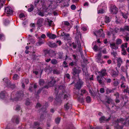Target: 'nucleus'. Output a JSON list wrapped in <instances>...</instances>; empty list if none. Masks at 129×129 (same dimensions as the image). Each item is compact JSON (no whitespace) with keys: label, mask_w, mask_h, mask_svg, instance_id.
<instances>
[{"label":"nucleus","mask_w":129,"mask_h":129,"mask_svg":"<svg viewBox=\"0 0 129 129\" xmlns=\"http://www.w3.org/2000/svg\"><path fill=\"white\" fill-rule=\"evenodd\" d=\"M56 43H58V44L59 45H61V42L60 41H57Z\"/></svg>","instance_id":"4d7b16f0"},{"label":"nucleus","mask_w":129,"mask_h":129,"mask_svg":"<svg viewBox=\"0 0 129 129\" xmlns=\"http://www.w3.org/2000/svg\"><path fill=\"white\" fill-rule=\"evenodd\" d=\"M123 29L125 30L129 31V26L127 25L125 26L124 27Z\"/></svg>","instance_id":"b1692460"},{"label":"nucleus","mask_w":129,"mask_h":129,"mask_svg":"<svg viewBox=\"0 0 129 129\" xmlns=\"http://www.w3.org/2000/svg\"><path fill=\"white\" fill-rule=\"evenodd\" d=\"M102 55L101 53L97 54L96 56V59L97 60V62L99 63L100 62V60H101Z\"/></svg>","instance_id":"9d476101"},{"label":"nucleus","mask_w":129,"mask_h":129,"mask_svg":"<svg viewBox=\"0 0 129 129\" xmlns=\"http://www.w3.org/2000/svg\"><path fill=\"white\" fill-rule=\"evenodd\" d=\"M88 5V3L87 2H86L84 4V6H87Z\"/></svg>","instance_id":"13d9d810"},{"label":"nucleus","mask_w":129,"mask_h":129,"mask_svg":"<svg viewBox=\"0 0 129 129\" xmlns=\"http://www.w3.org/2000/svg\"><path fill=\"white\" fill-rule=\"evenodd\" d=\"M117 11V9L115 6H113L111 9V12L112 13L116 14Z\"/></svg>","instance_id":"20e7f679"},{"label":"nucleus","mask_w":129,"mask_h":129,"mask_svg":"<svg viewBox=\"0 0 129 129\" xmlns=\"http://www.w3.org/2000/svg\"><path fill=\"white\" fill-rule=\"evenodd\" d=\"M114 81L113 82V85L115 86H117L119 84V82L117 79H114Z\"/></svg>","instance_id":"2eb2a0df"},{"label":"nucleus","mask_w":129,"mask_h":129,"mask_svg":"<svg viewBox=\"0 0 129 129\" xmlns=\"http://www.w3.org/2000/svg\"><path fill=\"white\" fill-rule=\"evenodd\" d=\"M127 43H125L124 44H123L122 45H124V49H125V48H126L127 47Z\"/></svg>","instance_id":"8fccbe9b"},{"label":"nucleus","mask_w":129,"mask_h":129,"mask_svg":"<svg viewBox=\"0 0 129 129\" xmlns=\"http://www.w3.org/2000/svg\"><path fill=\"white\" fill-rule=\"evenodd\" d=\"M63 64L65 65V66H64V67H68V66L67 65V63L65 61H64L63 62Z\"/></svg>","instance_id":"79ce46f5"},{"label":"nucleus","mask_w":129,"mask_h":129,"mask_svg":"<svg viewBox=\"0 0 129 129\" xmlns=\"http://www.w3.org/2000/svg\"><path fill=\"white\" fill-rule=\"evenodd\" d=\"M100 92L101 93H103L104 92V89L103 88H101L100 89Z\"/></svg>","instance_id":"37998d69"},{"label":"nucleus","mask_w":129,"mask_h":129,"mask_svg":"<svg viewBox=\"0 0 129 129\" xmlns=\"http://www.w3.org/2000/svg\"><path fill=\"white\" fill-rule=\"evenodd\" d=\"M124 45H122L121 46V48H122L121 53L123 55H125L126 54V51L125 49L124 46Z\"/></svg>","instance_id":"f8f14e48"},{"label":"nucleus","mask_w":129,"mask_h":129,"mask_svg":"<svg viewBox=\"0 0 129 129\" xmlns=\"http://www.w3.org/2000/svg\"><path fill=\"white\" fill-rule=\"evenodd\" d=\"M81 92H82L81 95H82V94L83 93V94L85 93L86 92V91L85 90H81Z\"/></svg>","instance_id":"de8ad7c7"},{"label":"nucleus","mask_w":129,"mask_h":129,"mask_svg":"<svg viewBox=\"0 0 129 129\" xmlns=\"http://www.w3.org/2000/svg\"><path fill=\"white\" fill-rule=\"evenodd\" d=\"M86 102L88 103H89L91 101V99L90 97L89 96H87L86 98Z\"/></svg>","instance_id":"412c9836"},{"label":"nucleus","mask_w":129,"mask_h":129,"mask_svg":"<svg viewBox=\"0 0 129 129\" xmlns=\"http://www.w3.org/2000/svg\"><path fill=\"white\" fill-rule=\"evenodd\" d=\"M83 84V82H82L80 80H79L78 81L77 83L75 85L76 88L79 89H80L81 86V85Z\"/></svg>","instance_id":"f03ea898"},{"label":"nucleus","mask_w":129,"mask_h":129,"mask_svg":"<svg viewBox=\"0 0 129 129\" xmlns=\"http://www.w3.org/2000/svg\"><path fill=\"white\" fill-rule=\"evenodd\" d=\"M51 63L53 64H56L57 63V61L55 59H52L51 61Z\"/></svg>","instance_id":"4be33fe9"},{"label":"nucleus","mask_w":129,"mask_h":129,"mask_svg":"<svg viewBox=\"0 0 129 129\" xmlns=\"http://www.w3.org/2000/svg\"><path fill=\"white\" fill-rule=\"evenodd\" d=\"M117 67L118 68H119L122 63V60L120 58H119L117 59Z\"/></svg>","instance_id":"6e6552de"},{"label":"nucleus","mask_w":129,"mask_h":129,"mask_svg":"<svg viewBox=\"0 0 129 129\" xmlns=\"http://www.w3.org/2000/svg\"><path fill=\"white\" fill-rule=\"evenodd\" d=\"M115 95L116 96L115 102L117 103H119V101L118 99L119 97V94L118 93H117L115 94Z\"/></svg>","instance_id":"4468645a"},{"label":"nucleus","mask_w":129,"mask_h":129,"mask_svg":"<svg viewBox=\"0 0 129 129\" xmlns=\"http://www.w3.org/2000/svg\"><path fill=\"white\" fill-rule=\"evenodd\" d=\"M121 14L124 18L125 19H127L128 18V16L127 14L126 13L124 14L123 13H122Z\"/></svg>","instance_id":"aec40b11"},{"label":"nucleus","mask_w":129,"mask_h":129,"mask_svg":"<svg viewBox=\"0 0 129 129\" xmlns=\"http://www.w3.org/2000/svg\"><path fill=\"white\" fill-rule=\"evenodd\" d=\"M53 73L54 74H58L59 73V72L58 71H57L56 70H54L53 71Z\"/></svg>","instance_id":"c03bdc74"},{"label":"nucleus","mask_w":129,"mask_h":129,"mask_svg":"<svg viewBox=\"0 0 129 129\" xmlns=\"http://www.w3.org/2000/svg\"><path fill=\"white\" fill-rule=\"evenodd\" d=\"M93 49L94 51H98L99 50L98 46L96 45H95L94 46L93 48Z\"/></svg>","instance_id":"cd10ccee"},{"label":"nucleus","mask_w":129,"mask_h":129,"mask_svg":"<svg viewBox=\"0 0 129 129\" xmlns=\"http://www.w3.org/2000/svg\"><path fill=\"white\" fill-rule=\"evenodd\" d=\"M112 100L111 99V98H109L107 99V102L109 104L111 103L112 102Z\"/></svg>","instance_id":"4c0bfd02"},{"label":"nucleus","mask_w":129,"mask_h":129,"mask_svg":"<svg viewBox=\"0 0 129 129\" xmlns=\"http://www.w3.org/2000/svg\"><path fill=\"white\" fill-rule=\"evenodd\" d=\"M64 77L65 78H67L68 79H70V76L69 74H66L64 76Z\"/></svg>","instance_id":"58836bf2"},{"label":"nucleus","mask_w":129,"mask_h":129,"mask_svg":"<svg viewBox=\"0 0 129 129\" xmlns=\"http://www.w3.org/2000/svg\"><path fill=\"white\" fill-rule=\"evenodd\" d=\"M46 35L50 39H54L56 37V36L55 35L53 34H50L49 33H47Z\"/></svg>","instance_id":"0eeeda50"},{"label":"nucleus","mask_w":129,"mask_h":129,"mask_svg":"<svg viewBox=\"0 0 129 129\" xmlns=\"http://www.w3.org/2000/svg\"><path fill=\"white\" fill-rule=\"evenodd\" d=\"M107 62L109 64H110L111 62V61L110 60H108Z\"/></svg>","instance_id":"774afa93"},{"label":"nucleus","mask_w":129,"mask_h":129,"mask_svg":"<svg viewBox=\"0 0 129 129\" xmlns=\"http://www.w3.org/2000/svg\"><path fill=\"white\" fill-rule=\"evenodd\" d=\"M19 121V119L18 118H16L15 122L16 123H18Z\"/></svg>","instance_id":"6e6d98bb"},{"label":"nucleus","mask_w":129,"mask_h":129,"mask_svg":"<svg viewBox=\"0 0 129 129\" xmlns=\"http://www.w3.org/2000/svg\"><path fill=\"white\" fill-rule=\"evenodd\" d=\"M41 106V104L39 103H38L36 106V107L37 108L39 107H40Z\"/></svg>","instance_id":"5fc2aeb1"},{"label":"nucleus","mask_w":129,"mask_h":129,"mask_svg":"<svg viewBox=\"0 0 129 129\" xmlns=\"http://www.w3.org/2000/svg\"><path fill=\"white\" fill-rule=\"evenodd\" d=\"M55 82V81L54 80H52L49 83V85L50 86H53L54 85Z\"/></svg>","instance_id":"ddd939ff"},{"label":"nucleus","mask_w":129,"mask_h":129,"mask_svg":"<svg viewBox=\"0 0 129 129\" xmlns=\"http://www.w3.org/2000/svg\"><path fill=\"white\" fill-rule=\"evenodd\" d=\"M59 54L60 55V56H59V58L60 59H61L62 58V53H59Z\"/></svg>","instance_id":"e2e57ef3"},{"label":"nucleus","mask_w":129,"mask_h":129,"mask_svg":"<svg viewBox=\"0 0 129 129\" xmlns=\"http://www.w3.org/2000/svg\"><path fill=\"white\" fill-rule=\"evenodd\" d=\"M98 80V82L100 83L101 84L102 83V80H101L99 79Z\"/></svg>","instance_id":"338daca9"},{"label":"nucleus","mask_w":129,"mask_h":129,"mask_svg":"<svg viewBox=\"0 0 129 129\" xmlns=\"http://www.w3.org/2000/svg\"><path fill=\"white\" fill-rule=\"evenodd\" d=\"M107 81L108 83H110L111 82V80L110 79H107Z\"/></svg>","instance_id":"bf43d9fd"},{"label":"nucleus","mask_w":129,"mask_h":129,"mask_svg":"<svg viewBox=\"0 0 129 129\" xmlns=\"http://www.w3.org/2000/svg\"><path fill=\"white\" fill-rule=\"evenodd\" d=\"M64 99H66V100H67L68 99V97L67 95H64Z\"/></svg>","instance_id":"09e8293b"},{"label":"nucleus","mask_w":129,"mask_h":129,"mask_svg":"<svg viewBox=\"0 0 129 129\" xmlns=\"http://www.w3.org/2000/svg\"><path fill=\"white\" fill-rule=\"evenodd\" d=\"M48 24L49 26H52L53 25V21L50 20L48 21Z\"/></svg>","instance_id":"a878e982"},{"label":"nucleus","mask_w":129,"mask_h":129,"mask_svg":"<svg viewBox=\"0 0 129 129\" xmlns=\"http://www.w3.org/2000/svg\"><path fill=\"white\" fill-rule=\"evenodd\" d=\"M110 21V19L108 17L106 16L105 21L106 23H109Z\"/></svg>","instance_id":"6ab92c4d"},{"label":"nucleus","mask_w":129,"mask_h":129,"mask_svg":"<svg viewBox=\"0 0 129 129\" xmlns=\"http://www.w3.org/2000/svg\"><path fill=\"white\" fill-rule=\"evenodd\" d=\"M41 37L42 38L44 39L46 38V36L45 34H43L41 35Z\"/></svg>","instance_id":"a18cd8bd"},{"label":"nucleus","mask_w":129,"mask_h":129,"mask_svg":"<svg viewBox=\"0 0 129 129\" xmlns=\"http://www.w3.org/2000/svg\"><path fill=\"white\" fill-rule=\"evenodd\" d=\"M52 2L50 1L48 2L43 6V8L45 11H48L51 8Z\"/></svg>","instance_id":"f257e3e1"},{"label":"nucleus","mask_w":129,"mask_h":129,"mask_svg":"<svg viewBox=\"0 0 129 129\" xmlns=\"http://www.w3.org/2000/svg\"><path fill=\"white\" fill-rule=\"evenodd\" d=\"M70 105L69 103H67L65 105H64V108L66 110H68L70 108L69 105Z\"/></svg>","instance_id":"393cba45"},{"label":"nucleus","mask_w":129,"mask_h":129,"mask_svg":"<svg viewBox=\"0 0 129 129\" xmlns=\"http://www.w3.org/2000/svg\"><path fill=\"white\" fill-rule=\"evenodd\" d=\"M102 52L104 54H106L107 53L106 50V49H104L102 51Z\"/></svg>","instance_id":"603ef678"},{"label":"nucleus","mask_w":129,"mask_h":129,"mask_svg":"<svg viewBox=\"0 0 129 129\" xmlns=\"http://www.w3.org/2000/svg\"><path fill=\"white\" fill-rule=\"evenodd\" d=\"M123 91L124 92H128L129 91V89L128 88V87H127L125 89H124V90Z\"/></svg>","instance_id":"c9c22d12"},{"label":"nucleus","mask_w":129,"mask_h":129,"mask_svg":"<svg viewBox=\"0 0 129 129\" xmlns=\"http://www.w3.org/2000/svg\"><path fill=\"white\" fill-rule=\"evenodd\" d=\"M50 46L52 47H56L57 46V45L55 43H54L51 44Z\"/></svg>","instance_id":"7c9ffc66"},{"label":"nucleus","mask_w":129,"mask_h":129,"mask_svg":"<svg viewBox=\"0 0 129 129\" xmlns=\"http://www.w3.org/2000/svg\"><path fill=\"white\" fill-rule=\"evenodd\" d=\"M110 46L112 49H114L115 50L117 49L118 48V46L114 43H110Z\"/></svg>","instance_id":"39448f33"},{"label":"nucleus","mask_w":129,"mask_h":129,"mask_svg":"<svg viewBox=\"0 0 129 129\" xmlns=\"http://www.w3.org/2000/svg\"><path fill=\"white\" fill-rule=\"evenodd\" d=\"M4 3L5 2L4 0H0V6H2Z\"/></svg>","instance_id":"72a5a7b5"},{"label":"nucleus","mask_w":129,"mask_h":129,"mask_svg":"<svg viewBox=\"0 0 129 129\" xmlns=\"http://www.w3.org/2000/svg\"><path fill=\"white\" fill-rule=\"evenodd\" d=\"M40 1V0H36L35 3V5H36Z\"/></svg>","instance_id":"3c124183"},{"label":"nucleus","mask_w":129,"mask_h":129,"mask_svg":"<svg viewBox=\"0 0 129 129\" xmlns=\"http://www.w3.org/2000/svg\"><path fill=\"white\" fill-rule=\"evenodd\" d=\"M76 6L74 5H73L71 6V9L73 10H74L76 9Z\"/></svg>","instance_id":"f704fd0d"},{"label":"nucleus","mask_w":129,"mask_h":129,"mask_svg":"<svg viewBox=\"0 0 129 129\" xmlns=\"http://www.w3.org/2000/svg\"><path fill=\"white\" fill-rule=\"evenodd\" d=\"M60 118H57L55 119V121L56 123H58L60 121Z\"/></svg>","instance_id":"473e14b6"},{"label":"nucleus","mask_w":129,"mask_h":129,"mask_svg":"<svg viewBox=\"0 0 129 129\" xmlns=\"http://www.w3.org/2000/svg\"><path fill=\"white\" fill-rule=\"evenodd\" d=\"M104 12V11L103 10H99L98 11V13H102Z\"/></svg>","instance_id":"864d4df0"},{"label":"nucleus","mask_w":129,"mask_h":129,"mask_svg":"<svg viewBox=\"0 0 129 129\" xmlns=\"http://www.w3.org/2000/svg\"><path fill=\"white\" fill-rule=\"evenodd\" d=\"M30 26L31 27H34L35 26V24L34 23H31L30 24Z\"/></svg>","instance_id":"052dcab7"},{"label":"nucleus","mask_w":129,"mask_h":129,"mask_svg":"<svg viewBox=\"0 0 129 129\" xmlns=\"http://www.w3.org/2000/svg\"><path fill=\"white\" fill-rule=\"evenodd\" d=\"M5 12L7 14L11 15L13 14V11L9 7H7L5 9Z\"/></svg>","instance_id":"7ed1b4c3"},{"label":"nucleus","mask_w":129,"mask_h":129,"mask_svg":"<svg viewBox=\"0 0 129 129\" xmlns=\"http://www.w3.org/2000/svg\"><path fill=\"white\" fill-rule=\"evenodd\" d=\"M82 29L83 31H85L87 30L86 27H83L82 28Z\"/></svg>","instance_id":"680f3d73"},{"label":"nucleus","mask_w":129,"mask_h":129,"mask_svg":"<svg viewBox=\"0 0 129 129\" xmlns=\"http://www.w3.org/2000/svg\"><path fill=\"white\" fill-rule=\"evenodd\" d=\"M34 125L35 126H37L39 125V124L38 122H36L35 123Z\"/></svg>","instance_id":"69168bd1"},{"label":"nucleus","mask_w":129,"mask_h":129,"mask_svg":"<svg viewBox=\"0 0 129 129\" xmlns=\"http://www.w3.org/2000/svg\"><path fill=\"white\" fill-rule=\"evenodd\" d=\"M4 97L5 93L3 92H2L0 94V98H1L3 99Z\"/></svg>","instance_id":"5701e85b"},{"label":"nucleus","mask_w":129,"mask_h":129,"mask_svg":"<svg viewBox=\"0 0 129 129\" xmlns=\"http://www.w3.org/2000/svg\"><path fill=\"white\" fill-rule=\"evenodd\" d=\"M19 77L17 74H15L13 77V79L14 80H16L19 79Z\"/></svg>","instance_id":"a211bd4d"},{"label":"nucleus","mask_w":129,"mask_h":129,"mask_svg":"<svg viewBox=\"0 0 129 129\" xmlns=\"http://www.w3.org/2000/svg\"><path fill=\"white\" fill-rule=\"evenodd\" d=\"M25 17L24 14L22 13H21L19 15V17L20 18H21Z\"/></svg>","instance_id":"ea45409f"},{"label":"nucleus","mask_w":129,"mask_h":129,"mask_svg":"<svg viewBox=\"0 0 129 129\" xmlns=\"http://www.w3.org/2000/svg\"><path fill=\"white\" fill-rule=\"evenodd\" d=\"M33 10V5H31V8H29L28 9V11L29 12H31Z\"/></svg>","instance_id":"c756f323"},{"label":"nucleus","mask_w":129,"mask_h":129,"mask_svg":"<svg viewBox=\"0 0 129 129\" xmlns=\"http://www.w3.org/2000/svg\"><path fill=\"white\" fill-rule=\"evenodd\" d=\"M121 70L123 72H125V68L123 66H122L121 67Z\"/></svg>","instance_id":"a19ab883"},{"label":"nucleus","mask_w":129,"mask_h":129,"mask_svg":"<svg viewBox=\"0 0 129 129\" xmlns=\"http://www.w3.org/2000/svg\"><path fill=\"white\" fill-rule=\"evenodd\" d=\"M63 33L64 34V35L68 37L69 36V35L68 34H66L65 33H64V32Z\"/></svg>","instance_id":"0e129e2a"},{"label":"nucleus","mask_w":129,"mask_h":129,"mask_svg":"<svg viewBox=\"0 0 129 129\" xmlns=\"http://www.w3.org/2000/svg\"><path fill=\"white\" fill-rule=\"evenodd\" d=\"M64 24L65 25L68 26L69 25V23L68 21H66L64 22Z\"/></svg>","instance_id":"49530a36"},{"label":"nucleus","mask_w":129,"mask_h":129,"mask_svg":"<svg viewBox=\"0 0 129 129\" xmlns=\"http://www.w3.org/2000/svg\"><path fill=\"white\" fill-rule=\"evenodd\" d=\"M107 74L106 70L105 69H103L101 71L100 74V76H104Z\"/></svg>","instance_id":"9b49d317"},{"label":"nucleus","mask_w":129,"mask_h":129,"mask_svg":"<svg viewBox=\"0 0 129 129\" xmlns=\"http://www.w3.org/2000/svg\"><path fill=\"white\" fill-rule=\"evenodd\" d=\"M44 43V42L43 41H40L38 42L36 44V45L37 46H39Z\"/></svg>","instance_id":"2f4dec72"},{"label":"nucleus","mask_w":129,"mask_h":129,"mask_svg":"<svg viewBox=\"0 0 129 129\" xmlns=\"http://www.w3.org/2000/svg\"><path fill=\"white\" fill-rule=\"evenodd\" d=\"M97 34L98 35H99L100 36L103 37L104 36V34L103 32L102 29H100L97 32Z\"/></svg>","instance_id":"1a4fd4ad"},{"label":"nucleus","mask_w":129,"mask_h":129,"mask_svg":"<svg viewBox=\"0 0 129 129\" xmlns=\"http://www.w3.org/2000/svg\"><path fill=\"white\" fill-rule=\"evenodd\" d=\"M122 42L121 40L119 39H117L116 40V43L117 45L120 44Z\"/></svg>","instance_id":"dca6fc26"},{"label":"nucleus","mask_w":129,"mask_h":129,"mask_svg":"<svg viewBox=\"0 0 129 129\" xmlns=\"http://www.w3.org/2000/svg\"><path fill=\"white\" fill-rule=\"evenodd\" d=\"M118 71H116L114 70H112L111 73V75L113 77H115L118 75Z\"/></svg>","instance_id":"423d86ee"},{"label":"nucleus","mask_w":129,"mask_h":129,"mask_svg":"<svg viewBox=\"0 0 129 129\" xmlns=\"http://www.w3.org/2000/svg\"><path fill=\"white\" fill-rule=\"evenodd\" d=\"M39 83L40 85H43L44 83V81L43 79H40L39 81Z\"/></svg>","instance_id":"c85d7f7f"},{"label":"nucleus","mask_w":129,"mask_h":129,"mask_svg":"<svg viewBox=\"0 0 129 129\" xmlns=\"http://www.w3.org/2000/svg\"><path fill=\"white\" fill-rule=\"evenodd\" d=\"M104 121H108V120L106 119L104 117H102L100 119V123H102Z\"/></svg>","instance_id":"f3484780"},{"label":"nucleus","mask_w":129,"mask_h":129,"mask_svg":"<svg viewBox=\"0 0 129 129\" xmlns=\"http://www.w3.org/2000/svg\"><path fill=\"white\" fill-rule=\"evenodd\" d=\"M121 88H125L126 87V85L124 83V82H121Z\"/></svg>","instance_id":"bb28decb"},{"label":"nucleus","mask_w":129,"mask_h":129,"mask_svg":"<svg viewBox=\"0 0 129 129\" xmlns=\"http://www.w3.org/2000/svg\"><path fill=\"white\" fill-rule=\"evenodd\" d=\"M121 79L122 80V82H124L125 81V80L124 77L123 76H122L121 77Z\"/></svg>","instance_id":"e433bc0d"}]
</instances>
